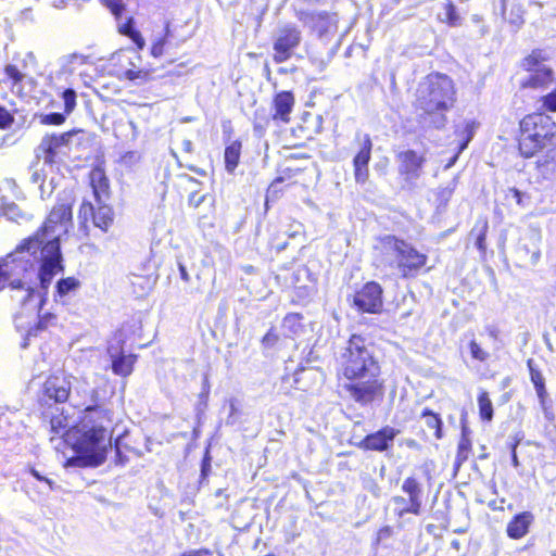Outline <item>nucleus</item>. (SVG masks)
<instances>
[{
	"label": "nucleus",
	"instance_id": "obj_1",
	"mask_svg": "<svg viewBox=\"0 0 556 556\" xmlns=\"http://www.w3.org/2000/svg\"><path fill=\"white\" fill-rule=\"evenodd\" d=\"M63 270L60 244L46 241L40 232L24 239L0 264V290L5 286L15 293L13 299L22 305L33 304L36 309L42 304L36 292L37 280L47 290L53 276Z\"/></svg>",
	"mask_w": 556,
	"mask_h": 556
},
{
	"label": "nucleus",
	"instance_id": "obj_2",
	"mask_svg": "<svg viewBox=\"0 0 556 556\" xmlns=\"http://www.w3.org/2000/svg\"><path fill=\"white\" fill-rule=\"evenodd\" d=\"M339 363L342 375L348 379L341 388L350 399L367 405L382 395L380 367L365 338L353 334L342 349Z\"/></svg>",
	"mask_w": 556,
	"mask_h": 556
},
{
	"label": "nucleus",
	"instance_id": "obj_3",
	"mask_svg": "<svg viewBox=\"0 0 556 556\" xmlns=\"http://www.w3.org/2000/svg\"><path fill=\"white\" fill-rule=\"evenodd\" d=\"M112 422L108 409L88 406L78 425H63V418L56 416L51 419V430L60 434L78 454L88 458L90 464L99 465L105 459L108 447L112 446Z\"/></svg>",
	"mask_w": 556,
	"mask_h": 556
},
{
	"label": "nucleus",
	"instance_id": "obj_4",
	"mask_svg": "<svg viewBox=\"0 0 556 556\" xmlns=\"http://www.w3.org/2000/svg\"><path fill=\"white\" fill-rule=\"evenodd\" d=\"M455 102V89L452 79L443 74L428 75L418 86L417 108L430 118V124L438 129L445 126L446 112Z\"/></svg>",
	"mask_w": 556,
	"mask_h": 556
},
{
	"label": "nucleus",
	"instance_id": "obj_5",
	"mask_svg": "<svg viewBox=\"0 0 556 556\" xmlns=\"http://www.w3.org/2000/svg\"><path fill=\"white\" fill-rule=\"evenodd\" d=\"M378 248L387 253L394 254L396 267L403 277L415 276L427 262V255L394 236L381 237Z\"/></svg>",
	"mask_w": 556,
	"mask_h": 556
},
{
	"label": "nucleus",
	"instance_id": "obj_6",
	"mask_svg": "<svg viewBox=\"0 0 556 556\" xmlns=\"http://www.w3.org/2000/svg\"><path fill=\"white\" fill-rule=\"evenodd\" d=\"M542 121L541 115H527L520 122L521 136L519 139V150L525 157H532L548 146L553 136H548L543 126H539Z\"/></svg>",
	"mask_w": 556,
	"mask_h": 556
},
{
	"label": "nucleus",
	"instance_id": "obj_7",
	"mask_svg": "<svg viewBox=\"0 0 556 556\" xmlns=\"http://www.w3.org/2000/svg\"><path fill=\"white\" fill-rule=\"evenodd\" d=\"M72 222V207L68 203H59L51 210L42 228L37 232L46 240H55L60 244V237L67 232Z\"/></svg>",
	"mask_w": 556,
	"mask_h": 556
},
{
	"label": "nucleus",
	"instance_id": "obj_8",
	"mask_svg": "<svg viewBox=\"0 0 556 556\" xmlns=\"http://www.w3.org/2000/svg\"><path fill=\"white\" fill-rule=\"evenodd\" d=\"M301 41V33L295 26L286 25L281 27L274 43V60L277 63L287 61L294 48L299 46Z\"/></svg>",
	"mask_w": 556,
	"mask_h": 556
},
{
	"label": "nucleus",
	"instance_id": "obj_9",
	"mask_svg": "<svg viewBox=\"0 0 556 556\" xmlns=\"http://www.w3.org/2000/svg\"><path fill=\"white\" fill-rule=\"evenodd\" d=\"M355 306L366 313H378L382 307V288L377 282H367L354 295Z\"/></svg>",
	"mask_w": 556,
	"mask_h": 556
},
{
	"label": "nucleus",
	"instance_id": "obj_10",
	"mask_svg": "<svg viewBox=\"0 0 556 556\" xmlns=\"http://www.w3.org/2000/svg\"><path fill=\"white\" fill-rule=\"evenodd\" d=\"M396 161L399 163V173L404 176L405 180L412 181L421 176L426 156L408 149L399 152Z\"/></svg>",
	"mask_w": 556,
	"mask_h": 556
},
{
	"label": "nucleus",
	"instance_id": "obj_11",
	"mask_svg": "<svg viewBox=\"0 0 556 556\" xmlns=\"http://www.w3.org/2000/svg\"><path fill=\"white\" fill-rule=\"evenodd\" d=\"M72 380L76 381L74 377L66 375L49 377L43 384L45 395L55 403H64L70 396Z\"/></svg>",
	"mask_w": 556,
	"mask_h": 556
},
{
	"label": "nucleus",
	"instance_id": "obj_12",
	"mask_svg": "<svg viewBox=\"0 0 556 556\" xmlns=\"http://www.w3.org/2000/svg\"><path fill=\"white\" fill-rule=\"evenodd\" d=\"M357 140L361 143V150L354 156V177L357 184H365L369 177L368 163L371 157L372 143L369 135L357 136Z\"/></svg>",
	"mask_w": 556,
	"mask_h": 556
},
{
	"label": "nucleus",
	"instance_id": "obj_13",
	"mask_svg": "<svg viewBox=\"0 0 556 556\" xmlns=\"http://www.w3.org/2000/svg\"><path fill=\"white\" fill-rule=\"evenodd\" d=\"M397 433L399 430L387 426L375 433L368 434L363 441V446L371 451H386L392 445Z\"/></svg>",
	"mask_w": 556,
	"mask_h": 556
},
{
	"label": "nucleus",
	"instance_id": "obj_14",
	"mask_svg": "<svg viewBox=\"0 0 556 556\" xmlns=\"http://www.w3.org/2000/svg\"><path fill=\"white\" fill-rule=\"evenodd\" d=\"M534 521V516L530 511H522L517 514L506 527V533L510 539L519 540L526 536L529 532L530 526Z\"/></svg>",
	"mask_w": 556,
	"mask_h": 556
},
{
	"label": "nucleus",
	"instance_id": "obj_15",
	"mask_svg": "<svg viewBox=\"0 0 556 556\" xmlns=\"http://www.w3.org/2000/svg\"><path fill=\"white\" fill-rule=\"evenodd\" d=\"M536 167L543 178H549L556 172V143L554 137L548 141V146L541 151L536 161Z\"/></svg>",
	"mask_w": 556,
	"mask_h": 556
},
{
	"label": "nucleus",
	"instance_id": "obj_16",
	"mask_svg": "<svg viewBox=\"0 0 556 556\" xmlns=\"http://www.w3.org/2000/svg\"><path fill=\"white\" fill-rule=\"evenodd\" d=\"M275 121L288 123L290 121V113L294 106V97L290 91H281L276 94L273 100Z\"/></svg>",
	"mask_w": 556,
	"mask_h": 556
},
{
	"label": "nucleus",
	"instance_id": "obj_17",
	"mask_svg": "<svg viewBox=\"0 0 556 556\" xmlns=\"http://www.w3.org/2000/svg\"><path fill=\"white\" fill-rule=\"evenodd\" d=\"M402 490L408 495V502L410 503V510L414 515L421 514L422 506V488L421 484L413 477L404 480Z\"/></svg>",
	"mask_w": 556,
	"mask_h": 556
},
{
	"label": "nucleus",
	"instance_id": "obj_18",
	"mask_svg": "<svg viewBox=\"0 0 556 556\" xmlns=\"http://www.w3.org/2000/svg\"><path fill=\"white\" fill-rule=\"evenodd\" d=\"M525 66L529 71H533L534 74L531 77L530 85L533 87L544 85L552 80V70L545 67V65H539L534 55H530L525 60Z\"/></svg>",
	"mask_w": 556,
	"mask_h": 556
},
{
	"label": "nucleus",
	"instance_id": "obj_19",
	"mask_svg": "<svg viewBox=\"0 0 556 556\" xmlns=\"http://www.w3.org/2000/svg\"><path fill=\"white\" fill-rule=\"evenodd\" d=\"M109 353L112 358V370L115 375L127 377L132 372L136 356L132 354H121L113 353V349L109 348Z\"/></svg>",
	"mask_w": 556,
	"mask_h": 556
},
{
	"label": "nucleus",
	"instance_id": "obj_20",
	"mask_svg": "<svg viewBox=\"0 0 556 556\" xmlns=\"http://www.w3.org/2000/svg\"><path fill=\"white\" fill-rule=\"evenodd\" d=\"M115 58H117L119 62H126L128 65H130V67L126 68L124 72V77L126 79L136 81L137 84H142L149 80L150 72L148 70L138 68L132 58L126 55L125 53H117Z\"/></svg>",
	"mask_w": 556,
	"mask_h": 556
},
{
	"label": "nucleus",
	"instance_id": "obj_21",
	"mask_svg": "<svg viewBox=\"0 0 556 556\" xmlns=\"http://www.w3.org/2000/svg\"><path fill=\"white\" fill-rule=\"evenodd\" d=\"M90 181L97 203L103 202V198L108 197L109 191V180L104 173L100 169L92 170Z\"/></svg>",
	"mask_w": 556,
	"mask_h": 556
},
{
	"label": "nucleus",
	"instance_id": "obj_22",
	"mask_svg": "<svg viewBox=\"0 0 556 556\" xmlns=\"http://www.w3.org/2000/svg\"><path fill=\"white\" fill-rule=\"evenodd\" d=\"M113 223V212L110 206L98 203L97 210H94L93 215V225L103 231H106L108 228Z\"/></svg>",
	"mask_w": 556,
	"mask_h": 556
},
{
	"label": "nucleus",
	"instance_id": "obj_23",
	"mask_svg": "<svg viewBox=\"0 0 556 556\" xmlns=\"http://www.w3.org/2000/svg\"><path fill=\"white\" fill-rule=\"evenodd\" d=\"M312 27L319 36L330 31L334 27V18L327 13H315L309 15Z\"/></svg>",
	"mask_w": 556,
	"mask_h": 556
},
{
	"label": "nucleus",
	"instance_id": "obj_24",
	"mask_svg": "<svg viewBox=\"0 0 556 556\" xmlns=\"http://www.w3.org/2000/svg\"><path fill=\"white\" fill-rule=\"evenodd\" d=\"M61 141H59V138L56 135H49L42 138L39 149L43 151L45 153V162L46 163H53L54 157L56 155V151L59 148H61Z\"/></svg>",
	"mask_w": 556,
	"mask_h": 556
},
{
	"label": "nucleus",
	"instance_id": "obj_25",
	"mask_svg": "<svg viewBox=\"0 0 556 556\" xmlns=\"http://www.w3.org/2000/svg\"><path fill=\"white\" fill-rule=\"evenodd\" d=\"M241 153V143L233 141L225 149V166L228 173H232L238 166Z\"/></svg>",
	"mask_w": 556,
	"mask_h": 556
},
{
	"label": "nucleus",
	"instance_id": "obj_26",
	"mask_svg": "<svg viewBox=\"0 0 556 556\" xmlns=\"http://www.w3.org/2000/svg\"><path fill=\"white\" fill-rule=\"evenodd\" d=\"M469 429L466 426L462 428V437L458 442L456 462L458 465L463 464L468 459L471 450V440L469 438Z\"/></svg>",
	"mask_w": 556,
	"mask_h": 556
},
{
	"label": "nucleus",
	"instance_id": "obj_27",
	"mask_svg": "<svg viewBox=\"0 0 556 556\" xmlns=\"http://www.w3.org/2000/svg\"><path fill=\"white\" fill-rule=\"evenodd\" d=\"M479 124L476 121H467L464 125V128L459 131L457 130L458 136L462 139V142L458 147V153H462L468 146V143L473 138Z\"/></svg>",
	"mask_w": 556,
	"mask_h": 556
},
{
	"label": "nucleus",
	"instance_id": "obj_28",
	"mask_svg": "<svg viewBox=\"0 0 556 556\" xmlns=\"http://www.w3.org/2000/svg\"><path fill=\"white\" fill-rule=\"evenodd\" d=\"M527 365L530 370L531 381L534 384L538 396L543 401L546 394L543 375L539 369L534 367L533 359H529Z\"/></svg>",
	"mask_w": 556,
	"mask_h": 556
},
{
	"label": "nucleus",
	"instance_id": "obj_29",
	"mask_svg": "<svg viewBox=\"0 0 556 556\" xmlns=\"http://www.w3.org/2000/svg\"><path fill=\"white\" fill-rule=\"evenodd\" d=\"M479 415L482 420L491 421L493 418V405L486 391H482L478 396Z\"/></svg>",
	"mask_w": 556,
	"mask_h": 556
},
{
	"label": "nucleus",
	"instance_id": "obj_30",
	"mask_svg": "<svg viewBox=\"0 0 556 556\" xmlns=\"http://www.w3.org/2000/svg\"><path fill=\"white\" fill-rule=\"evenodd\" d=\"M80 287V281L74 277L63 278L56 283V292L60 296H65Z\"/></svg>",
	"mask_w": 556,
	"mask_h": 556
},
{
	"label": "nucleus",
	"instance_id": "obj_31",
	"mask_svg": "<svg viewBox=\"0 0 556 556\" xmlns=\"http://www.w3.org/2000/svg\"><path fill=\"white\" fill-rule=\"evenodd\" d=\"M457 186V179L453 178L446 186H442L438 188L437 191V201L439 205H446L450 199L452 198L455 188Z\"/></svg>",
	"mask_w": 556,
	"mask_h": 556
},
{
	"label": "nucleus",
	"instance_id": "obj_32",
	"mask_svg": "<svg viewBox=\"0 0 556 556\" xmlns=\"http://www.w3.org/2000/svg\"><path fill=\"white\" fill-rule=\"evenodd\" d=\"M422 417L426 420V425L430 429L434 430L435 438L437 439H441L442 438V420L440 419V417L437 414H434V413H432L431 410H428V409H426L422 413Z\"/></svg>",
	"mask_w": 556,
	"mask_h": 556
},
{
	"label": "nucleus",
	"instance_id": "obj_33",
	"mask_svg": "<svg viewBox=\"0 0 556 556\" xmlns=\"http://www.w3.org/2000/svg\"><path fill=\"white\" fill-rule=\"evenodd\" d=\"M489 224L486 219H483L475 226L472 232L477 231L476 245L481 251L484 252L485 247V238L488 232Z\"/></svg>",
	"mask_w": 556,
	"mask_h": 556
},
{
	"label": "nucleus",
	"instance_id": "obj_34",
	"mask_svg": "<svg viewBox=\"0 0 556 556\" xmlns=\"http://www.w3.org/2000/svg\"><path fill=\"white\" fill-rule=\"evenodd\" d=\"M5 76L12 81V90H14L24 80L25 74L22 73L16 65L8 64L4 67Z\"/></svg>",
	"mask_w": 556,
	"mask_h": 556
},
{
	"label": "nucleus",
	"instance_id": "obj_35",
	"mask_svg": "<svg viewBox=\"0 0 556 556\" xmlns=\"http://www.w3.org/2000/svg\"><path fill=\"white\" fill-rule=\"evenodd\" d=\"M394 505V513L397 517L402 518L406 514H412L410 503L403 496H393L391 500Z\"/></svg>",
	"mask_w": 556,
	"mask_h": 556
},
{
	"label": "nucleus",
	"instance_id": "obj_36",
	"mask_svg": "<svg viewBox=\"0 0 556 556\" xmlns=\"http://www.w3.org/2000/svg\"><path fill=\"white\" fill-rule=\"evenodd\" d=\"M443 21L451 26H457L459 24V15L456 12L455 5L451 1H447L444 4Z\"/></svg>",
	"mask_w": 556,
	"mask_h": 556
},
{
	"label": "nucleus",
	"instance_id": "obj_37",
	"mask_svg": "<svg viewBox=\"0 0 556 556\" xmlns=\"http://www.w3.org/2000/svg\"><path fill=\"white\" fill-rule=\"evenodd\" d=\"M62 99L64 101V111L66 114L73 112L76 106V92L73 89H66L62 93Z\"/></svg>",
	"mask_w": 556,
	"mask_h": 556
},
{
	"label": "nucleus",
	"instance_id": "obj_38",
	"mask_svg": "<svg viewBox=\"0 0 556 556\" xmlns=\"http://www.w3.org/2000/svg\"><path fill=\"white\" fill-rule=\"evenodd\" d=\"M94 206L90 202H83L79 208L78 218L81 223H87L89 218L93 220Z\"/></svg>",
	"mask_w": 556,
	"mask_h": 556
},
{
	"label": "nucleus",
	"instance_id": "obj_39",
	"mask_svg": "<svg viewBox=\"0 0 556 556\" xmlns=\"http://www.w3.org/2000/svg\"><path fill=\"white\" fill-rule=\"evenodd\" d=\"M102 3L110 9L112 14L119 18L125 10V5L122 3V0H101Z\"/></svg>",
	"mask_w": 556,
	"mask_h": 556
},
{
	"label": "nucleus",
	"instance_id": "obj_40",
	"mask_svg": "<svg viewBox=\"0 0 556 556\" xmlns=\"http://www.w3.org/2000/svg\"><path fill=\"white\" fill-rule=\"evenodd\" d=\"M117 20L118 31L125 36L130 37L136 30L132 27V17H127L125 22H122V15Z\"/></svg>",
	"mask_w": 556,
	"mask_h": 556
},
{
	"label": "nucleus",
	"instance_id": "obj_41",
	"mask_svg": "<svg viewBox=\"0 0 556 556\" xmlns=\"http://www.w3.org/2000/svg\"><path fill=\"white\" fill-rule=\"evenodd\" d=\"M469 349L471 356L480 362L485 361L489 356V354L484 350H482L481 346L475 340H472L469 343Z\"/></svg>",
	"mask_w": 556,
	"mask_h": 556
},
{
	"label": "nucleus",
	"instance_id": "obj_42",
	"mask_svg": "<svg viewBox=\"0 0 556 556\" xmlns=\"http://www.w3.org/2000/svg\"><path fill=\"white\" fill-rule=\"evenodd\" d=\"M65 121V115L62 113H50L46 114L41 117L42 124H49V125H61Z\"/></svg>",
	"mask_w": 556,
	"mask_h": 556
},
{
	"label": "nucleus",
	"instance_id": "obj_43",
	"mask_svg": "<svg viewBox=\"0 0 556 556\" xmlns=\"http://www.w3.org/2000/svg\"><path fill=\"white\" fill-rule=\"evenodd\" d=\"M283 327L289 328L291 332L295 333L300 327V317L296 314H289L283 319Z\"/></svg>",
	"mask_w": 556,
	"mask_h": 556
},
{
	"label": "nucleus",
	"instance_id": "obj_44",
	"mask_svg": "<svg viewBox=\"0 0 556 556\" xmlns=\"http://www.w3.org/2000/svg\"><path fill=\"white\" fill-rule=\"evenodd\" d=\"M543 108L549 112H556V89L542 98Z\"/></svg>",
	"mask_w": 556,
	"mask_h": 556
},
{
	"label": "nucleus",
	"instance_id": "obj_45",
	"mask_svg": "<svg viewBox=\"0 0 556 556\" xmlns=\"http://www.w3.org/2000/svg\"><path fill=\"white\" fill-rule=\"evenodd\" d=\"M165 43H166V35L163 37V38H160L159 40H156L155 42H153L152 47H151V54L154 56V58H160L163 55L164 53V47H165Z\"/></svg>",
	"mask_w": 556,
	"mask_h": 556
},
{
	"label": "nucleus",
	"instance_id": "obj_46",
	"mask_svg": "<svg viewBox=\"0 0 556 556\" xmlns=\"http://www.w3.org/2000/svg\"><path fill=\"white\" fill-rule=\"evenodd\" d=\"M4 215L12 220H16L21 216V212L16 204L12 203L4 207Z\"/></svg>",
	"mask_w": 556,
	"mask_h": 556
},
{
	"label": "nucleus",
	"instance_id": "obj_47",
	"mask_svg": "<svg viewBox=\"0 0 556 556\" xmlns=\"http://www.w3.org/2000/svg\"><path fill=\"white\" fill-rule=\"evenodd\" d=\"M13 123L12 115L8 112L7 109L0 106V127L5 128L9 127Z\"/></svg>",
	"mask_w": 556,
	"mask_h": 556
},
{
	"label": "nucleus",
	"instance_id": "obj_48",
	"mask_svg": "<svg viewBox=\"0 0 556 556\" xmlns=\"http://www.w3.org/2000/svg\"><path fill=\"white\" fill-rule=\"evenodd\" d=\"M181 556H212V552L206 548H200L185 552Z\"/></svg>",
	"mask_w": 556,
	"mask_h": 556
},
{
	"label": "nucleus",
	"instance_id": "obj_49",
	"mask_svg": "<svg viewBox=\"0 0 556 556\" xmlns=\"http://www.w3.org/2000/svg\"><path fill=\"white\" fill-rule=\"evenodd\" d=\"M30 473L39 481H43L45 483H47L49 485V489L50 490H53V481L50 480L49 478H46L43 476H41L36 469L31 468L30 469Z\"/></svg>",
	"mask_w": 556,
	"mask_h": 556
},
{
	"label": "nucleus",
	"instance_id": "obj_50",
	"mask_svg": "<svg viewBox=\"0 0 556 556\" xmlns=\"http://www.w3.org/2000/svg\"><path fill=\"white\" fill-rule=\"evenodd\" d=\"M138 47V49H143L144 47V39L143 37L141 36V34L136 30L135 33L131 34V36L129 37Z\"/></svg>",
	"mask_w": 556,
	"mask_h": 556
},
{
	"label": "nucleus",
	"instance_id": "obj_51",
	"mask_svg": "<svg viewBox=\"0 0 556 556\" xmlns=\"http://www.w3.org/2000/svg\"><path fill=\"white\" fill-rule=\"evenodd\" d=\"M391 534H392V529L389 526H386L378 531L377 540L378 541L386 540V539L390 538Z\"/></svg>",
	"mask_w": 556,
	"mask_h": 556
},
{
	"label": "nucleus",
	"instance_id": "obj_52",
	"mask_svg": "<svg viewBox=\"0 0 556 556\" xmlns=\"http://www.w3.org/2000/svg\"><path fill=\"white\" fill-rule=\"evenodd\" d=\"M518 442L511 444V463L515 468H518L520 466L516 448H517Z\"/></svg>",
	"mask_w": 556,
	"mask_h": 556
},
{
	"label": "nucleus",
	"instance_id": "obj_53",
	"mask_svg": "<svg viewBox=\"0 0 556 556\" xmlns=\"http://www.w3.org/2000/svg\"><path fill=\"white\" fill-rule=\"evenodd\" d=\"M277 341V336L273 332H267L263 338V343L266 345H273Z\"/></svg>",
	"mask_w": 556,
	"mask_h": 556
},
{
	"label": "nucleus",
	"instance_id": "obj_54",
	"mask_svg": "<svg viewBox=\"0 0 556 556\" xmlns=\"http://www.w3.org/2000/svg\"><path fill=\"white\" fill-rule=\"evenodd\" d=\"M59 138V141H61V146H66L72 137V132H63L61 135H56Z\"/></svg>",
	"mask_w": 556,
	"mask_h": 556
},
{
	"label": "nucleus",
	"instance_id": "obj_55",
	"mask_svg": "<svg viewBox=\"0 0 556 556\" xmlns=\"http://www.w3.org/2000/svg\"><path fill=\"white\" fill-rule=\"evenodd\" d=\"M179 273H180V278L186 281V282H189L190 281V276L186 269V267L182 265V264H179Z\"/></svg>",
	"mask_w": 556,
	"mask_h": 556
},
{
	"label": "nucleus",
	"instance_id": "obj_56",
	"mask_svg": "<svg viewBox=\"0 0 556 556\" xmlns=\"http://www.w3.org/2000/svg\"><path fill=\"white\" fill-rule=\"evenodd\" d=\"M51 318H54V316H53V315H50V314H49V315H46V316H43V317H41V318H40V320H39V327H40V328L46 327V326H47V324H48V320H49V319H51Z\"/></svg>",
	"mask_w": 556,
	"mask_h": 556
},
{
	"label": "nucleus",
	"instance_id": "obj_57",
	"mask_svg": "<svg viewBox=\"0 0 556 556\" xmlns=\"http://www.w3.org/2000/svg\"><path fill=\"white\" fill-rule=\"evenodd\" d=\"M128 159L138 160L139 155L136 152H128L126 155L123 156V160L126 162Z\"/></svg>",
	"mask_w": 556,
	"mask_h": 556
},
{
	"label": "nucleus",
	"instance_id": "obj_58",
	"mask_svg": "<svg viewBox=\"0 0 556 556\" xmlns=\"http://www.w3.org/2000/svg\"><path fill=\"white\" fill-rule=\"evenodd\" d=\"M129 126L132 130V138L136 139L139 135L138 127L132 121L129 122Z\"/></svg>",
	"mask_w": 556,
	"mask_h": 556
},
{
	"label": "nucleus",
	"instance_id": "obj_59",
	"mask_svg": "<svg viewBox=\"0 0 556 556\" xmlns=\"http://www.w3.org/2000/svg\"><path fill=\"white\" fill-rule=\"evenodd\" d=\"M511 191L514 193V197H515L517 203L520 204L521 203V195H522L521 191L516 189V188H514Z\"/></svg>",
	"mask_w": 556,
	"mask_h": 556
},
{
	"label": "nucleus",
	"instance_id": "obj_60",
	"mask_svg": "<svg viewBox=\"0 0 556 556\" xmlns=\"http://www.w3.org/2000/svg\"><path fill=\"white\" fill-rule=\"evenodd\" d=\"M458 155H459V153L457 152V153H456V154H455V155L450 160V162L446 164V166H445V167H446V168L452 167V166L456 163V161H457V159H458Z\"/></svg>",
	"mask_w": 556,
	"mask_h": 556
},
{
	"label": "nucleus",
	"instance_id": "obj_61",
	"mask_svg": "<svg viewBox=\"0 0 556 556\" xmlns=\"http://www.w3.org/2000/svg\"><path fill=\"white\" fill-rule=\"evenodd\" d=\"M285 248H286V243H283L282 245H278L277 250L280 251V250H283Z\"/></svg>",
	"mask_w": 556,
	"mask_h": 556
},
{
	"label": "nucleus",
	"instance_id": "obj_62",
	"mask_svg": "<svg viewBox=\"0 0 556 556\" xmlns=\"http://www.w3.org/2000/svg\"><path fill=\"white\" fill-rule=\"evenodd\" d=\"M185 144H186L187 150H189L190 146H191V142L190 141H186Z\"/></svg>",
	"mask_w": 556,
	"mask_h": 556
},
{
	"label": "nucleus",
	"instance_id": "obj_63",
	"mask_svg": "<svg viewBox=\"0 0 556 556\" xmlns=\"http://www.w3.org/2000/svg\"><path fill=\"white\" fill-rule=\"evenodd\" d=\"M118 444H119V438H117V439H116V441H115V447H116V450H118Z\"/></svg>",
	"mask_w": 556,
	"mask_h": 556
},
{
	"label": "nucleus",
	"instance_id": "obj_64",
	"mask_svg": "<svg viewBox=\"0 0 556 556\" xmlns=\"http://www.w3.org/2000/svg\"><path fill=\"white\" fill-rule=\"evenodd\" d=\"M94 394H96V391L92 389V390H91V397H92V399L94 397Z\"/></svg>",
	"mask_w": 556,
	"mask_h": 556
}]
</instances>
